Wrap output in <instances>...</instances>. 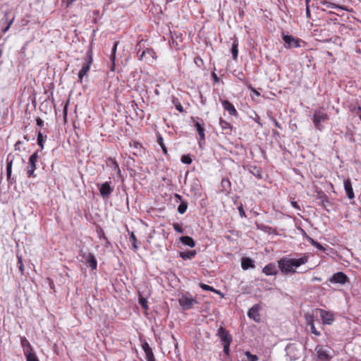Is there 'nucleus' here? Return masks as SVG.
Masks as SVG:
<instances>
[{
  "mask_svg": "<svg viewBox=\"0 0 361 361\" xmlns=\"http://www.w3.org/2000/svg\"><path fill=\"white\" fill-rule=\"evenodd\" d=\"M308 260L309 256L306 254L302 255L299 258H291L290 256H285L278 261V267L283 274H293L296 273L297 268L306 264Z\"/></svg>",
  "mask_w": 361,
  "mask_h": 361,
  "instance_id": "obj_1",
  "label": "nucleus"
},
{
  "mask_svg": "<svg viewBox=\"0 0 361 361\" xmlns=\"http://www.w3.org/2000/svg\"><path fill=\"white\" fill-rule=\"evenodd\" d=\"M329 119V116L326 113L322 108L316 109L313 111L312 120L315 128L322 131L324 129L323 123Z\"/></svg>",
  "mask_w": 361,
  "mask_h": 361,
  "instance_id": "obj_2",
  "label": "nucleus"
},
{
  "mask_svg": "<svg viewBox=\"0 0 361 361\" xmlns=\"http://www.w3.org/2000/svg\"><path fill=\"white\" fill-rule=\"evenodd\" d=\"M319 361H329L334 355V351L328 345H318L315 348Z\"/></svg>",
  "mask_w": 361,
  "mask_h": 361,
  "instance_id": "obj_3",
  "label": "nucleus"
},
{
  "mask_svg": "<svg viewBox=\"0 0 361 361\" xmlns=\"http://www.w3.org/2000/svg\"><path fill=\"white\" fill-rule=\"evenodd\" d=\"M286 361H294L300 358V352L297 345L294 343H290L286 347Z\"/></svg>",
  "mask_w": 361,
  "mask_h": 361,
  "instance_id": "obj_4",
  "label": "nucleus"
},
{
  "mask_svg": "<svg viewBox=\"0 0 361 361\" xmlns=\"http://www.w3.org/2000/svg\"><path fill=\"white\" fill-rule=\"evenodd\" d=\"M99 194L103 199H107L114 192V188L111 181H106L102 184H99Z\"/></svg>",
  "mask_w": 361,
  "mask_h": 361,
  "instance_id": "obj_5",
  "label": "nucleus"
},
{
  "mask_svg": "<svg viewBox=\"0 0 361 361\" xmlns=\"http://www.w3.org/2000/svg\"><path fill=\"white\" fill-rule=\"evenodd\" d=\"M349 281L348 277L343 271H338L333 274L328 280L327 282L334 284L343 285Z\"/></svg>",
  "mask_w": 361,
  "mask_h": 361,
  "instance_id": "obj_6",
  "label": "nucleus"
},
{
  "mask_svg": "<svg viewBox=\"0 0 361 361\" xmlns=\"http://www.w3.org/2000/svg\"><path fill=\"white\" fill-rule=\"evenodd\" d=\"M38 151L35 152L30 157L27 169L28 177H35V171L36 169V163L38 160Z\"/></svg>",
  "mask_w": 361,
  "mask_h": 361,
  "instance_id": "obj_7",
  "label": "nucleus"
},
{
  "mask_svg": "<svg viewBox=\"0 0 361 361\" xmlns=\"http://www.w3.org/2000/svg\"><path fill=\"white\" fill-rule=\"evenodd\" d=\"M261 305L259 304L254 305L247 312V316L250 319H252L257 323L261 322V315L259 311L261 310Z\"/></svg>",
  "mask_w": 361,
  "mask_h": 361,
  "instance_id": "obj_8",
  "label": "nucleus"
},
{
  "mask_svg": "<svg viewBox=\"0 0 361 361\" xmlns=\"http://www.w3.org/2000/svg\"><path fill=\"white\" fill-rule=\"evenodd\" d=\"M283 39L288 49L300 47V39L295 38L293 35H283Z\"/></svg>",
  "mask_w": 361,
  "mask_h": 361,
  "instance_id": "obj_9",
  "label": "nucleus"
},
{
  "mask_svg": "<svg viewBox=\"0 0 361 361\" xmlns=\"http://www.w3.org/2000/svg\"><path fill=\"white\" fill-rule=\"evenodd\" d=\"M80 256L85 259V262L89 264L92 270L97 269V262L93 254L90 252H82Z\"/></svg>",
  "mask_w": 361,
  "mask_h": 361,
  "instance_id": "obj_10",
  "label": "nucleus"
},
{
  "mask_svg": "<svg viewBox=\"0 0 361 361\" xmlns=\"http://www.w3.org/2000/svg\"><path fill=\"white\" fill-rule=\"evenodd\" d=\"M195 303L196 300L195 299L187 295H183L179 298V304L184 310L190 309Z\"/></svg>",
  "mask_w": 361,
  "mask_h": 361,
  "instance_id": "obj_11",
  "label": "nucleus"
},
{
  "mask_svg": "<svg viewBox=\"0 0 361 361\" xmlns=\"http://www.w3.org/2000/svg\"><path fill=\"white\" fill-rule=\"evenodd\" d=\"M218 336L221 338L223 345L231 344L233 341L231 335L224 327H220L218 329Z\"/></svg>",
  "mask_w": 361,
  "mask_h": 361,
  "instance_id": "obj_12",
  "label": "nucleus"
},
{
  "mask_svg": "<svg viewBox=\"0 0 361 361\" xmlns=\"http://www.w3.org/2000/svg\"><path fill=\"white\" fill-rule=\"evenodd\" d=\"M319 312L324 324L330 325L333 323L334 320V314L332 312L324 310H320Z\"/></svg>",
  "mask_w": 361,
  "mask_h": 361,
  "instance_id": "obj_13",
  "label": "nucleus"
},
{
  "mask_svg": "<svg viewBox=\"0 0 361 361\" xmlns=\"http://www.w3.org/2000/svg\"><path fill=\"white\" fill-rule=\"evenodd\" d=\"M223 108L225 111H227L231 116H237L238 112L235 106L226 99H220Z\"/></svg>",
  "mask_w": 361,
  "mask_h": 361,
  "instance_id": "obj_14",
  "label": "nucleus"
},
{
  "mask_svg": "<svg viewBox=\"0 0 361 361\" xmlns=\"http://www.w3.org/2000/svg\"><path fill=\"white\" fill-rule=\"evenodd\" d=\"M92 62V56H90L87 60V62L82 66L78 73V78L80 82H82V78L85 76L90 69V66Z\"/></svg>",
  "mask_w": 361,
  "mask_h": 361,
  "instance_id": "obj_15",
  "label": "nucleus"
},
{
  "mask_svg": "<svg viewBox=\"0 0 361 361\" xmlns=\"http://www.w3.org/2000/svg\"><path fill=\"white\" fill-rule=\"evenodd\" d=\"M305 322L307 325L310 326V331L312 334L316 335V336H320V332L317 331L315 328L314 322V317L312 314H305Z\"/></svg>",
  "mask_w": 361,
  "mask_h": 361,
  "instance_id": "obj_16",
  "label": "nucleus"
},
{
  "mask_svg": "<svg viewBox=\"0 0 361 361\" xmlns=\"http://www.w3.org/2000/svg\"><path fill=\"white\" fill-rule=\"evenodd\" d=\"M262 272L267 276H273L277 274L278 269L274 263H269L263 268Z\"/></svg>",
  "mask_w": 361,
  "mask_h": 361,
  "instance_id": "obj_17",
  "label": "nucleus"
},
{
  "mask_svg": "<svg viewBox=\"0 0 361 361\" xmlns=\"http://www.w3.org/2000/svg\"><path fill=\"white\" fill-rule=\"evenodd\" d=\"M343 184H344V188H345V190L348 197L350 200L353 199L355 197V195H354V192H353V189L352 187L350 180V179L344 180Z\"/></svg>",
  "mask_w": 361,
  "mask_h": 361,
  "instance_id": "obj_18",
  "label": "nucleus"
},
{
  "mask_svg": "<svg viewBox=\"0 0 361 361\" xmlns=\"http://www.w3.org/2000/svg\"><path fill=\"white\" fill-rule=\"evenodd\" d=\"M150 58L154 59L156 58V54L153 49H147L142 52L139 59L149 61Z\"/></svg>",
  "mask_w": 361,
  "mask_h": 361,
  "instance_id": "obj_19",
  "label": "nucleus"
},
{
  "mask_svg": "<svg viewBox=\"0 0 361 361\" xmlns=\"http://www.w3.org/2000/svg\"><path fill=\"white\" fill-rule=\"evenodd\" d=\"M129 146L131 148H133L135 149V151L133 152V154H135V155H141V154L143 152V148H142L141 144L137 141L131 140L129 143Z\"/></svg>",
  "mask_w": 361,
  "mask_h": 361,
  "instance_id": "obj_20",
  "label": "nucleus"
},
{
  "mask_svg": "<svg viewBox=\"0 0 361 361\" xmlns=\"http://www.w3.org/2000/svg\"><path fill=\"white\" fill-rule=\"evenodd\" d=\"M241 267L244 270L255 268L253 260L249 257L243 258L241 261Z\"/></svg>",
  "mask_w": 361,
  "mask_h": 361,
  "instance_id": "obj_21",
  "label": "nucleus"
},
{
  "mask_svg": "<svg viewBox=\"0 0 361 361\" xmlns=\"http://www.w3.org/2000/svg\"><path fill=\"white\" fill-rule=\"evenodd\" d=\"M194 126L196 128V130L200 135V145L201 144V141H204L205 139V135H204V129L202 126V125L197 121L194 120Z\"/></svg>",
  "mask_w": 361,
  "mask_h": 361,
  "instance_id": "obj_22",
  "label": "nucleus"
},
{
  "mask_svg": "<svg viewBox=\"0 0 361 361\" xmlns=\"http://www.w3.org/2000/svg\"><path fill=\"white\" fill-rule=\"evenodd\" d=\"M180 241L184 245L190 247H194L195 246V240L190 236H181Z\"/></svg>",
  "mask_w": 361,
  "mask_h": 361,
  "instance_id": "obj_23",
  "label": "nucleus"
},
{
  "mask_svg": "<svg viewBox=\"0 0 361 361\" xmlns=\"http://www.w3.org/2000/svg\"><path fill=\"white\" fill-rule=\"evenodd\" d=\"M319 4L330 9H343V7L326 0H319Z\"/></svg>",
  "mask_w": 361,
  "mask_h": 361,
  "instance_id": "obj_24",
  "label": "nucleus"
},
{
  "mask_svg": "<svg viewBox=\"0 0 361 361\" xmlns=\"http://www.w3.org/2000/svg\"><path fill=\"white\" fill-rule=\"evenodd\" d=\"M106 164L109 167H110L113 171L120 173V169L116 161L112 158H109L106 162Z\"/></svg>",
  "mask_w": 361,
  "mask_h": 361,
  "instance_id": "obj_25",
  "label": "nucleus"
},
{
  "mask_svg": "<svg viewBox=\"0 0 361 361\" xmlns=\"http://www.w3.org/2000/svg\"><path fill=\"white\" fill-rule=\"evenodd\" d=\"M196 254L197 252L195 250H189L186 252H181L180 253V257L184 260L191 259L196 255Z\"/></svg>",
  "mask_w": 361,
  "mask_h": 361,
  "instance_id": "obj_26",
  "label": "nucleus"
},
{
  "mask_svg": "<svg viewBox=\"0 0 361 361\" xmlns=\"http://www.w3.org/2000/svg\"><path fill=\"white\" fill-rule=\"evenodd\" d=\"M20 344L23 349L24 353L27 352V350L30 351L32 350V348L25 337H20Z\"/></svg>",
  "mask_w": 361,
  "mask_h": 361,
  "instance_id": "obj_27",
  "label": "nucleus"
},
{
  "mask_svg": "<svg viewBox=\"0 0 361 361\" xmlns=\"http://www.w3.org/2000/svg\"><path fill=\"white\" fill-rule=\"evenodd\" d=\"M219 126L221 129L225 131L226 133L228 134L231 132V124L222 118L219 119Z\"/></svg>",
  "mask_w": 361,
  "mask_h": 361,
  "instance_id": "obj_28",
  "label": "nucleus"
},
{
  "mask_svg": "<svg viewBox=\"0 0 361 361\" xmlns=\"http://www.w3.org/2000/svg\"><path fill=\"white\" fill-rule=\"evenodd\" d=\"M238 42L236 39H233L232 47H231V54L233 55V58L234 60L238 59Z\"/></svg>",
  "mask_w": 361,
  "mask_h": 361,
  "instance_id": "obj_29",
  "label": "nucleus"
},
{
  "mask_svg": "<svg viewBox=\"0 0 361 361\" xmlns=\"http://www.w3.org/2000/svg\"><path fill=\"white\" fill-rule=\"evenodd\" d=\"M26 357L27 361H39L36 354L33 352L32 350L30 351L27 350L26 353H24Z\"/></svg>",
  "mask_w": 361,
  "mask_h": 361,
  "instance_id": "obj_30",
  "label": "nucleus"
},
{
  "mask_svg": "<svg viewBox=\"0 0 361 361\" xmlns=\"http://www.w3.org/2000/svg\"><path fill=\"white\" fill-rule=\"evenodd\" d=\"M187 208H188V202H187V201L186 200L180 201V204L178 207V212L180 214H184L186 212Z\"/></svg>",
  "mask_w": 361,
  "mask_h": 361,
  "instance_id": "obj_31",
  "label": "nucleus"
},
{
  "mask_svg": "<svg viewBox=\"0 0 361 361\" xmlns=\"http://www.w3.org/2000/svg\"><path fill=\"white\" fill-rule=\"evenodd\" d=\"M44 139L42 135V133L40 131H39L37 133V144L39 146H40L41 149H44Z\"/></svg>",
  "mask_w": 361,
  "mask_h": 361,
  "instance_id": "obj_32",
  "label": "nucleus"
},
{
  "mask_svg": "<svg viewBox=\"0 0 361 361\" xmlns=\"http://www.w3.org/2000/svg\"><path fill=\"white\" fill-rule=\"evenodd\" d=\"M200 288L204 290H207V291H212V292H214V293H218L217 290H215L214 288H213L212 286H210L209 285H207V284H204V283H200Z\"/></svg>",
  "mask_w": 361,
  "mask_h": 361,
  "instance_id": "obj_33",
  "label": "nucleus"
},
{
  "mask_svg": "<svg viewBox=\"0 0 361 361\" xmlns=\"http://www.w3.org/2000/svg\"><path fill=\"white\" fill-rule=\"evenodd\" d=\"M7 161H8V163H7V166H6V172H7V177H8V178H9L11 175V168H12L13 160L12 159L9 160V156H8Z\"/></svg>",
  "mask_w": 361,
  "mask_h": 361,
  "instance_id": "obj_34",
  "label": "nucleus"
},
{
  "mask_svg": "<svg viewBox=\"0 0 361 361\" xmlns=\"http://www.w3.org/2000/svg\"><path fill=\"white\" fill-rule=\"evenodd\" d=\"M181 161L185 164H190L192 161V159L190 154H185L182 156Z\"/></svg>",
  "mask_w": 361,
  "mask_h": 361,
  "instance_id": "obj_35",
  "label": "nucleus"
},
{
  "mask_svg": "<svg viewBox=\"0 0 361 361\" xmlns=\"http://www.w3.org/2000/svg\"><path fill=\"white\" fill-rule=\"evenodd\" d=\"M130 240L132 241V245L135 250L138 249V247L137 245V238L135 237V235L133 232L130 233Z\"/></svg>",
  "mask_w": 361,
  "mask_h": 361,
  "instance_id": "obj_36",
  "label": "nucleus"
},
{
  "mask_svg": "<svg viewBox=\"0 0 361 361\" xmlns=\"http://www.w3.org/2000/svg\"><path fill=\"white\" fill-rule=\"evenodd\" d=\"M118 44V42H114V45H113V47H112V49H111V61H113V63H114V61H115V58H116V49H117Z\"/></svg>",
  "mask_w": 361,
  "mask_h": 361,
  "instance_id": "obj_37",
  "label": "nucleus"
},
{
  "mask_svg": "<svg viewBox=\"0 0 361 361\" xmlns=\"http://www.w3.org/2000/svg\"><path fill=\"white\" fill-rule=\"evenodd\" d=\"M157 142H158V144H159V145H160V147H161V149H162L163 152H164V154H166V153H167V149H166V146H165V145H164V140H163V138H162L161 136H159V137H158V140H157Z\"/></svg>",
  "mask_w": 361,
  "mask_h": 361,
  "instance_id": "obj_38",
  "label": "nucleus"
},
{
  "mask_svg": "<svg viewBox=\"0 0 361 361\" xmlns=\"http://www.w3.org/2000/svg\"><path fill=\"white\" fill-rule=\"evenodd\" d=\"M142 348H143L146 355L153 353L152 348L149 347V345L147 343H145L142 345Z\"/></svg>",
  "mask_w": 361,
  "mask_h": 361,
  "instance_id": "obj_39",
  "label": "nucleus"
},
{
  "mask_svg": "<svg viewBox=\"0 0 361 361\" xmlns=\"http://www.w3.org/2000/svg\"><path fill=\"white\" fill-rule=\"evenodd\" d=\"M139 302L143 309H145V310L148 309L147 300L146 298H140L139 299Z\"/></svg>",
  "mask_w": 361,
  "mask_h": 361,
  "instance_id": "obj_40",
  "label": "nucleus"
},
{
  "mask_svg": "<svg viewBox=\"0 0 361 361\" xmlns=\"http://www.w3.org/2000/svg\"><path fill=\"white\" fill-rule=\"evenodd\" d=\"M8 13H6L3 20H5V22L6 23V24H7L6 25L10 27L11 26L12 23H13L15 18L13 17L11 20H8Z\"/></svg>",
  "mask_w": 361,
  "mask_h": 361,
  "instance_id": "obj_41",
  "label": "nucleus"
},
{
  "mask_svg": "<svg viewBox=\"0 0 361 361\" xmlns=\"http://www.w3.org/2000/svg\"><path fill=\"white\" fill-rule=\"evenodd\" d=\"M173 226L174 230L176 232H178L179 233H183V229L181 225H180L179 224L175 223V224H173Z\"/></svg>",
  "mask_w": 361,
  "mask_h": 361,
  "instance_id": "obj_42",
  "label": "nucleus"
},
{
  "mask_svg": "<svg viewBox=\"0 0 361 361\" xmlns=\"http://www.w3.org/2000/svg\"><path fill=\"white\" fill-rule=\"evenodd\" d=\"M311 243L312 245H314L315 247H317L318 250H324V247L319 244V243L314 241V240L311 239Z\"/></svg>",
  "mask_w": 361,
  "mask_h": 361,
  "instance_id": "obj_43",
  "label": "nucleus"
},
{
  "mask_svg": "<svg viewBox=\"0 0 361 361\" xmlns=\"http://www.w3.org/2000/svg\"><path fill=\"white\" fill-rule=\"evenodd\" d=\"M97 233H98V237L99 238V239H106V236L105 235V233H104V231H103V229L102 228H99V230L97 231Z\"/></svg>",
  "mask_w": 361,
  "mask_h": 361,
  "instance_id": "obj_44",
  "label": "nucleus"
},
{
  "mask_svg": "<svg viewBox=\"0 0 361 361\" xmlns=\"http://www.w3.org/2000/svg\"><path fill=\"white\" fill-rule=\"evenodd\" d=\"M254 170L255 171L252 172V174L257 178H262L261 170L257 168H255Z\"/></svg>",
  "mask_w": 361,
  "mask_h": 361,
  "instance_id": "obj_45",
  "label": "nucleus"
},
{
  "mask_svg": "<svg viewBox=\"0 0 361 361\" xmlns=\"http://www.w3.org/2000/svg\"><path fill=\"white\" fill-rule=\"evenodd\" d=\"M247 356L250 361H257L258 357L255 355H252L249 352L247 353Z\"/></svg>",
  "mask_w": 361,
  "mask_h": 361,
  "instance_id": "obj_46",
  "label": "nucleus"
},
{
  "mask_svg": "<svg viewBox=\"0 0 361 361\" xmlns=\"http://www.w3.org/2000/svg\"><path fill=\"white\" fill-rule=\"evenodd\" d=\"M352 111L355 112V114L359 116L361 121V106H358L357 107H354Z\"/></svg>",
  "mask_w": 361,
  "mask_h": 361,
  "instance_id": "obj_47",
  "label": "nucleus"
},
{
  "mask_svg": "<svg viewBox=\"0 0 361 361\" xmlns=\"http://www.w3.org/2000/svg\"><path fill=\"white\" fill-rule=\"evenodd\" d=\"M238 212H239L240 216L241 217H245V216H245V211H244L243 207V206H242V205H240V207H238Z\"/></svg>",
  "mask_w": 361,
  "mask_h": 361,
  "instance_id": "obj_48",
  "label": "nucleus"
},
{
  "mask_svg": "<svg viewBox=\"0 0 361 361\" xmlns=\"http://www.w3.org/2000/svg\"><path fill=\"white\" fill-rule=\"evenodd\" d=\"M230 345H231V344H224V352L226 355H228V354H229V351H230Z\"/></svg>",
  "mask_w": 361,
  "mask_h": 361,
  "instance_id": "obj_49",
  "label": "nucleus"
},
{
  "mask_svg": "<svg viewBox=\"0 0 361 361\" xmlns=\"http://www.w3.org/2000/svg\"><path fill=\"white\" fill-rule=\"evenodd\" d=\"M146 359H147V361H156L153 353L147 355Z\"/></svg>",
  "mask_w": 361,
  "mask_h": 361,
  "instance_id": "obj_50",
  "label": "nucleus"
},
{
  "mask_svg": "<svg viewBox=\"0 0 361 361\" xmlns=\"http://www.w3.org/2000/svg\"><path fill=\"white\" fill-rule=\"evenodd\" d=\"M21 145H22V142H20V141H18V142L15 144V149H16V150H18V151H21Z\"/></svg>",
  "mask_w": 361,
  "mask_h": 361,
  "instance_id": "obj_51",
  "label": "nucleus"
},
{
  "mask_svg": "<svg viewBox=\"0 0 361 361\" xmlns=\"http://www.w3.org/2000/svg\"><path fill=\"white\" fill-rule=\"evenodd\" d=\"M290 204L292 205L293 207H294V208H295V209H297L298 210L300 209L299 205L297 203V202L291 201Z\"/></svg>",
  "mask_w": 361,
  "mask_h": 361,
  "instance_id": "obj_52",
  "label": "nucleus"
},
{
  "mask_svg": "<svg viewBox=\"0 0 361 361\" xmlns=\"http://www.w3.org/2000/svg\"><path fill=\"white\" fill-rule=\"evenodd\" d=\"M36 122H37V126H39L40 127L43 126V125H44V121L42 120L40 118H38L36 120Z\"/></svg>",
  "mask_w": 361,
  "mask_h": 361,
  "instance_id": "obj_53",
  "label": "nucleus"
},
{
  "mask_svg": "<svg viewBox=\"0 0 361 361\" xmlns=\"http://www.w3.org/2000/svg\"><path fill=\"white\" fill-rule=\"evenodd\" d=\"M18 269H19V271L20 272V274L23 275L24 274V270H25L23 264L18 265Z\"/></svg>",
  "mask_w": 361,
  "mask_h": 361,
  "instance_id": "obj_54",
  "label": "nucleus"
},
{
  "mask_svg": "<svg viewBox=\"0 0 361 361\" xmlns=\"http://www.w3.org/2000/svg\"><path fill=\"white\" fill-rule=\"evenodd\" d=\"M212 78L215 82H219V78L217 76V75L215 73H212Z\"/></svg>",
  "mask_w": 361,
  "mask_h": 361,
  "instance_id": "obj_55",
  "label": "nucleus"
},
{
  "mask_svg": "<svg viewBox=\"0 0 361 361\" xmlns=\"http://www.w3.org/2000/svg\"><path fill=\"white\" fill-rule=\"evenodd\" d=\"M306 16H307V18L310 17V10L309 5L306 6Z\"/></svg>",
  "mask_w": 361,
  "mask_h": 361,
  "instance_id": "obj_56",
  "label": "nucleus"
},
{
  "mask_svg": "<svg viewBox=\"0 0 361 361\" xmlns=\"http://www.w3.org/2000/svg\"><path fill=\"white\" fill-rule=\"evenodd\" d=\"M176 109L180 113L183 112V108L180 104L176 105Z\"/></svg>",
  "mask_w": 361,
  "mask_h": 361,
  "instance_id": "obj_57",
  "label": "nucleus"
},
{
  "mask_svg": "<svg viewBox=\"0 0 361 361\" xmlns=\"http://www.w3.org/2000/svg\"><path fill=\"white\" fill-rule=\"evenodd\" d=\"M273 121H274V123L275 126H276L278 128L281 129V128H282V127H281V124H280V123H279L276 119H274Z\"/></svg>",
  "mask_w": 361,
  "mask_h": 361,
  "instance_id": "obj_58",
  "label": "nucleus"
},
{
  "mask_svg": "<svg viewBox=\"0 0 361 361\" xmlns=\"http://www.w3.org/2000/svg\"><path fill=\"white\" fill-rule=\"evenodd\" d=\"M76 0H66V6L69 7Z\"/></svg>",
  "mask_w": 361,
  "mask_h": 361,
  "instance_id": "obj_59",
  "label": "nucleus"
},
{
  "mask_svg": "<svg viewBox=\"0 0 361 361\" xmlns=\"http://www.w3.org/2000/svg\"><path fill=\"white\" fill-rule=\"evenodd\" d=\"M104 246H105L106 247H109V245H110V243H109V241L108 238H106V239H104Z\"/></svg>",
  "mask_w": 361,
  "mask_h": 361,
  "instance_id": "obj_60",
  "label": "nucleus"
},
{
  "mask_svg": "<svg viewBox=\"0 0 361 361\" xmlns=\"http://www.w3.org/2000/svg\"><path fill=\"white\" fill-rule=\"evenodd\" d=\"M18 257V264H23V258L22 256H17Z\"/></svg>",
  "mask_w": 361,
  "mask_h": 361,
  "instance_id": "obj_61",
  "label": "nucleus"
},
{
  "mask_svg": "<svg viewBox=\"0 0 361 361\" xmlns=\"http://www.w3.org/2000/svg\"><path fill=\"white\" fill-rule=\"evenodd\" d=\"M322 281V279L319 277H317V276H314L312 279V281Z\"/></svg>",
  "mask_w": 361,
  "mask_h": 361,
  "instance_id": "obj_62",
  "label": "nucleus"
},
{
  "mask_svg": "<svg viewBox=\"0 0 361 361\" xmlns=\"http://www.w3.org/2000/svg\"><path fill=\"white\" fill-rule=\"evenodd\" d=\"M175 197H176V199H178V200H180V201H183V200H182V197H181V195H178V194H176V195H175Z\"/></svg>",
  "mask_w": 361,
  "mask_h": 361,
  "instance_id": "obj_63",
  "label": "nucleus"
},
{
  "mask_svg": "<svg viewBox=\"0 0 361 361\" xmlns=\"http://www.w3.org/2000/svg\"><path fill=\"white\" fill-rule=\"evenodd\" d=\"M250 90L257 96L259 95V92H257L256 90L253 89L252 87L250 88Z\"/></svg>",
  "mask_w": 361,
  "mask_h": 361,
  "instance_id": "obj_64",
  "label": "nucleus"
}]
</instances>
